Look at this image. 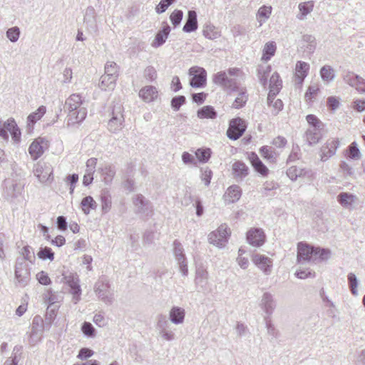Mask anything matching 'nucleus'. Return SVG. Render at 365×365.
<instances>
[{"mask_svg":"<svg viewBox=\"0 0 365 365\" xmlns=\"http://www.w3.org/2000/svg\"><path fill=\"white\" fill-rule=\"evenodd\" d=\"M282 88V81L279 79V74L275 72L274 73L269 80V89H277L280 91Z\"/></svg>","mask_w":365,"mask_h":365,"instance_id":"obj_51","label":"nucleus"},{"mask_svg":"<svg viewBox=\"0 0 365 365\" xmlns=\"http://www.w3.org/2000/svg\"><path fill=\"white\" fill-rule=\"evenodd\" d=\"M170 31V26L168 24H165L162 29L158 31L155 36V43H153L152 46H155V44H157V46H161L165 42Z\"/></svg>","mask_w":365,"mask_h":365,"instance_id":"obj_33","label":"nucleus"},{"mask_svg":"<svg viewBox=\"0 0 365 365\" xmlns=\"http://www.w3.org/2000/svg\"><path fill=\"white\" fill-rule=\"evenodd\" d=\"M43 330L41 329H31L30 331L27 333L29 339L28 342L31 346L36 345L42 337Z\"/></svg>","mask_w":365,"mask_h":365,"instance_id":"obj_38","label":"nucleus"},{"mask_svg":"<svg viewBox=\"0 0 365 365\" xmlns=\"http://www.w3.org/2000/svg\"><path fill=\"white\" fill-rule=\"evenodd\" d=\"M339 146V139L329 140L327 143L321 148V160L326 161L330 157L333 156Z\"/></svg>","mask_w":365,"mask_h":365,"instance_id":"obj_20","label":"nucleus"},{"mask_svg":"<svg viewBox=\"0 0 365 365\" xmlns=\"http://www.w3.org/2000/svg\"><path fill=\"white\" fill-rule=\"evenodd\" d=\"M264 320L267 334L272 337L270 341H272L274 339H277L279 335V331L275 328L274 325L272 324L270 317H264Z\"/></svg>","mask_w":365,"mask_h":365,"instance_id":"obj_43","label":"nucleus"},{"mask_svg":"<svg viewBox=\"0 0 365 365\" xmlns=\"http://www.w3.org/2000/svg\"><path fill=\"white\" fill-rule=\"evenodd\" d=\"M195 155L198 160L202 163H206L210 158L211 150L210 148H200L195 152Z\"/></svg>","mask_w":365,"mask_h":365,"instance_id":"obj_47","label":"nucleus"},{"mask_svg":"<svg viewBox=\"0 0 365 365\" xmlns=\"http://www.w3.org/2000/svg\"><path fill=\"white\" fill-rule=\"evenodd\" d=\"M33 173L41 183L47 182L53 174V168L49 163L39 161L34 165Z\"/></svg>","mask_w":365,"mask_h":365,"instance_id":"obj_10","label":"nucleus"},{"mask_svg":"<svg viewBox=\"0 0 365 365\" xmlns=\"http://www.w3.org/2000/svg\"><path fill=\"white\" fill-rule=\"evenodd\" d=\"M123 113V107L120 103H116L113 106L112 116L108 123V128L110 132L115 133L123 128L125 121Z\"/></svg>","mask_w":365,"mask_h":365,"instance_id":"obj_4","label":"nucleus"},{"mask_svg":"<svg viewBox=\"0 0 365 365\" xmlns=\"http://www.w3.org/2000/svg\"><path fill=\"white\" fill-rule=\"evenodd\" d=\"M314 7L312 1L303 2L299 4V9L302 16H306L309 14Z\"/></svg>","mask_w":365,"mask_h":365,"instance_id":"obj_56","label":"nucleus"},{"mask_svg":"<svg viewBox=\"0 0 365 365\" xmlns=\"http://www.w3.org/2000/svg\"><path fill=\"white\" fill-rule=\"evenodd\" d=\"M37 255L43 260L49 259L50 261H53L54 259V252L52 251L51 248L48 247H41L37 253Z\"/></svg>","mask_w":365,"mask_h":365,"instance_id":"obj_44","label":"nucleus"},{"mask_svg":"<svg viewBox=\"0 0 365 365\" xmlns=\"http://www.w3.org/2000/svg\"><path fill=\"white\" fill-rule=\"evenodd\" d=\"M197 115L200 119H215L217 117V112L211 106H205L197 112Z\"/></svg>","mask_w":365,"mask_h":365,"instance_id":"obj_34","label":"nucleus"},{"mask_svg":"<svg viewBox=\"0 0 365 365\" xmlns=\"http://www.w3.org/2000/svg\"><path fill=\"white\" fill-rule=\"evenodd\" d=\"M44 302L47 305L58 306L57 304L59 303L63 297L61 294L56 292H53L51 289H48L43 295Z\"/></svg>","mask_w":365,"mask_h":365,"instance_id":"obj_29","label":"nucleus"},{"mask_svg":"<svg viewBox=\"0 0 365 365\" xmlns=\"http://www.w3.org/2000/svg\"><path fill=\"white\" fill-rule=\"evenodd\" d=\"M94 292L98 297L106 304H111L113 292L110 284L106 277H100L94 284Z\"/></svg>","mask_w":365,"mask_h":365,"instance_id":"obj_3","label":"nucleus"},{"mask_svg":"<svg viewBox=\"0 0 365 365\" xmlns=\"http://www.w3.org/2000/svg\"><path fill=\"white\" fill-rule=\"evenodd\" d=\"M20 36V29L18 26H14L9 29L6 31L7 38L12 42L17 41Z\"/></svg>","mask_w":365,"mask_h":365,"instance_id":"obj_50","label":"nucleus"},{"mask_svg":"<svg viewBox=\"0 0 365 365\" xmlns=\"http://www.w3.org/2000/svg\"><path fill=\"white\" fill-rule=\"evenodd\" d=\"M349 157L351 159H359L360 158V151L356 142H353L349 146Z\"/></svg>","mask_w":365,"mask_h":365,"instance_id":"obj_55","label":"nucleus"},{"mask_svg":"<svg viewBox=\"0 0 365 365\" xmlns=\"http://www.w3.org/2000/svg\"><path fill=\"white\" fill-rule=\"evenodd\" d=\"M246 130L245 121L240 118H233L230 120L227 135L231 140L239 139Z\"/></svg>","mask_w":365,"mask_h":365,"instance_id":"obj_9","label":"nucleus"},{"mask_svg":"<svg viewBox=\"0 0 365 365\" xmlns=\"http://www.w3.org/2000/svg\"><path fill=\"white\" fill-rule=\"evenodd\" d=\"M202 32L205 37L209 39H215L220 36L217 29L212 24H206Z\"/></svg>","mask_w":365,"mask_h":365,"instance_id":"obj_40","label":"nucleus"},{"mask_svg":"<svg viewBox=\"0 0 365 365\" xmlns=\"http://www.w3.org/2000/svg\"><path fill=\"white\" fill-rule=\"evenodd\" d=\"M183 17V12L181 10H175L170 16V21L174 26H178Z\"/></svg>","mask_w":365,"mask_h":365,"instance_id":"obj_54","label":"nucleus"},{"mask_svg":"<svg viewBox=\"0 0 365 365\" xmlns=\"http://www.w3.org/2000/svg\"><path fill=\"white\" fill-rule=\"evenodd\" d=\"M319 87L317 85L309 86L304 96L306 101H312L317 95Z\"/></svg>","mask_w":365,"mask_h":365,"instance_id":"obj_62","label":"nucleus"},{"mask_svg":"<svg viewBox=\"0 0 365 365\" xmlns=\"http://www.w3.org/2000/svg\"><path fill=\"white\" fill-rule=\"evenodd\" d=\"M66 282L69 286L70 292L73 295V302L77 304L81 300V289L79 284L80 280L76 274H71L65 277Z\"/></svg>","mask_w":365,"mask_h":365,"instance_id":"obj_14","label":"nucleus"},{"mask_svg":"<svg viewBox=\"0 0 365 365\" xmlns=\"http://www.w3.org/2000/svg\"><path fill=\"white\" fill-rule=\"evenodd\" d=\"M323 129H317V128L310 127L306 131V139L309 145H315L322 138Z\"/></svg>","mask_w":365,"mask_h":365,"instance_id":"obj_28","label":"nucleus"},{"mask_svg":"<svg viewBox=\"0 0 365 365\" xmlns=\"http://www.w3.org/2000/svg\"><path fill=\"white\" fill-rule=\"evenodd\" d=\"M208 275L207 271L203 267L197 268L195 283L199 292H202L203 293L210 292Z\"/></svg>","mask_w":365,"mask_h":365,"instance_id":"obj_13","label":"nucleus"},{"mask_svg":"<svg viewBox=\"0 0 365 365\" xmlns=\"http://www.w3.org/2000/svg\"><path fill=\"white\" fill-rule=\"evenodd\" d=\"M287 175L292 181L296 180L298 178H307L310 180L313 176V172L310 169L292 166L287 170Z\"/></svg>","mask_w":365,"mask_h":365,"instance_id":"obj_21","label":"nucleus"},{"mask_svg":"<svg viewBox=\"0 0 365 365\" xmlns=\"http://www.w3.org/2000/svg\"><path fill=\"white\" fill-rule=\"evenodd\" d=\"M4 195L8 199H14L21 195L24 190V185L13 180H7L4 182Z\"/></svg>","mask_w":365,"mask_h":365,"instance_id":"obj_16","label":"nucleus"},{"mask_svg":"<svg viewBox=\"0 0 365 365\" xmlns=\"http://www.w3.org/2000/svg\"><path fill=\"white\" fill-rule=\"evenodd\" d=\"M356 199V195L349 192H341L337 196L339 203L346 209L351 208Z\"/></svg>","mask_w":365,"mask_h":365,"instance_id":"obj_31","label":"nucleus"},{"mask_svg":"<svg viewBox=\"0 0 365 365\" xmlns=\"http://www.w3.org/2000/svg\"><path fill=\"white\" fill-rule=\"evenodd\" d=\"M48 148V140L41 137L36 138L29 148V153L34 160L39 158Z\"/></svg>","mask_w":365,"mask_h":365,"instance_id":"obj_11","label":"nucleus"},{"mask_svg":"<svg viewBox=\"0 0 365 365\" xmlns=\"http://www.w3.org/2000/svg\"><path fill=\"white\" fill-rule=\"evenodd\" d=\"M133 204L137 213L148 216L153 212V206L151 202L140 194L135 195L133 199Z\"/></svg>","mask_w":365,"mask_h":365,"instance_id":"obj_15","label":"nucleus"},{"mask_svg":"<svg viewBox=\"0 0 365 365\" xmlns=\"http://www.w3.org/2000/svg\"><path fill=\"white\" fill-rule=\"evenodd\" d=\"M101 173L103 176V180L105 183L109 184L111 182L115 174V170L114 167L111 165H106L103 168L101 169Z\"/></svg>","mask_w":365,"mask_h":365,"instance_id":"obj_41","label":"nucleus"},{"mask_svg":"<svg viewBox=\"0 0 365 365\" xmlns=\"http://www.w3.org/2000/svg\"><path fill=\"white\" fill-rule=\"evenodd\" d=\"M259 307L267 315L265 317L269 318L276 308V302L274 296L270 292H264L262 296Z\"/></svg>","mask_w":365,"mask_h":365,"instance_id":"obj_18","label":"nucleus"},{"mask_svg":"<svg viewBox=\"0 0 365 365\" xmlns=\"http://www.w3.org/2000/svg\"><path fill=\"white\" fill-rule=\"evenodd\" d=\"M247 240L251 245L259 247L264 243V232L261 228L250 229L247 233Z\"/></svg>","mask_w":365,"mask_h":365,"instance_id":"obj_19","label":"nucleus"},{"mask_svg":"<svg viewBox=\"0 0 365 365\" xmlns=\"http://www.w3.org/2000/svg\"><path fill=\"white\" fill-rule=\"evenodd\" d=\"M83 333L88 337H94L96 336V329L90 322H85L81 327Z\"/></svg>","mask_w":365,"mask_h":365,"instance_id":"obj_53","label":"nucleus"},{"mask_svg":"<svg viewBox=\"0 0 365 365\" xmlns=\"http://www.w3.org/2000/svg\"><path fill=\"white\" fill-rule=\"evenodd\" d=\"M104 75L117 77L118 74V66L115 62L108 61L105 66V73Z\"/></svg>","mask_w":365,"mask_h":365,"instance_id":"obj_48","label":"nucleus"},{"mask_svg":"<svg viewBox=\"0 0 365 365\" xmlns=\"http://www.w3.org/2000/svg\"><path fill=\"white\" fill-rule=\"evenodd\" d=\"M320 75L324 81H332L334 77V71L333 68L328 65L324 66L320 70Z\"/></svg>","mask_w":365,"mask_h":365,"instance_id":"obj_42","label":"nucleus"},{"mask_svg":"<svg viewBox=\"0 0 365 365\" xmlns=\"http://www.w3.org/2000/svg\"><path fill=\"white\" fill-rule=\"evenodd\" d=\"M359 76L354 73L349 72L344 76V79L349 86L355 87L359 81Z\"/></svg>","mask_w":365,"mask_h":365,"instance_id":"obj_60","label":"nucleus"},{"mask_svg":"<svg viewBox=\"0 0 365 365\" xmlns=\"http://www.w3.org/2000/svg\"><path fill=\"white\" fill-rule=\"evenodd\" d=\"M230 229L225 225H220L217 230L210 233L208 240L210 244L218 247H223L227 242Z\"/></svg>","mask_w":365,"mask_h":365,"instance_id":"obj_6","label":"nucleus"},{"mask_svg":"<svg viewBox=\"0 0 365 365\" xmlns=\"http://www.w3.org/2000/svg\"><path fill=\"white\" fill-rule=\"evenodd\" d=\"M201 179L205 182V185L208 186L210 183L212 172L208 168L201 169Z\"/></svg>","mask_w":365,"mask_h":365,"instance_id":"obj_63","label":"nucleus"},{"mask_svg":"<svg viewBox=\"0 0 365 365\" xmlns=\"http://www.w3.org/2000/svg\"><path fill=\"white\" fill-rule=\"evenodd\" d=\"M83 101L79 94L71 95L65 102L64 110L68 113L66 118L67 127L73 126L83 122L87 115V110L82 106Z\"/></svg>","mask_w":365,"mask_h":365,"instance_id":"obj_1","label":"nucleus"},{"mask_svg":"<svg viewBox=\"0 0 365 365\" xmlns=\"http://www.w3.org/2000/svg\"><path fill=\"white\" fill-rule=\"evenodd\" d=\"M101 207L103 213H107L111 208V196L108 191L103 190L101 194Z\"/></svg>","mask_w":365,"mask_h":365,"instance_id":"obj_36","label":"nucleus"},{"mask_svg":"<svg viewBox=\"0 0 365 365\" xmlns=\"http://www.w3.org/2000/svg\"><path fill=\"white\" fill-rule=\"evenodd\" d=\"M260 153L263 158L270 161H274L276 158V153L272 147L262 146L260 148Z\"/></svg>","mask_w":365,"mask_h":365,"instance_id":"obj_49","label":"nucleus"},{"mask_svg":"<svg viewBox=\"0 0 365 365\" xmlns=\"http://www.w3.org/2000/svg\"><path fill=\"white\" fill-rule=\"evenodd\" d=\"M307 121L312 128H317V129H324V123L314 115L309 114L306 117Z\"/></svg>","mask_w":365,"mask_h":365,"instance_id":"obj_45","label":"nucleus"},{"mask_svg":"<svg viewBox=\"0 0 365 365\" xmlns=\"http://www.w3.org/2000/svg\"><path fill=\"white\" fill-rule=\"evenodd\" d=\"M271 67L270 66H267L265 68L263 66H260L258 69V75L260 83L265 86L267 83V79L268 77V74L270 72Z\"/></svg>","mask_w":365,"mask_h":365,"instance_id":"obj_52","label":"nucleus"},{"mask_svg":"<svg viewBox=\"0 0 365 365\" xmlns=\"http://www.w3.org/2000/svg\"><path fill=\"white\" fill-rule=\"evenodd\" d=\"M159 335L166 341H173L175 339V333L169 328L163 329L158 331Z\"/></svg>","mask_w":365,"mask_h":365,"instance_id":"obj_61","label":"nucleus"},{"mask_svg":"<svg viewBox=\"0 0 365 365\" xmlns=\"http://www.w3.org/2000/svg\"><path fill=\"white\" fill-rule=\"evenodd\" d=\"M241 73L240 68H230L227 71L215 73L212 77V81L225 91H235L238 90V83L235 77H238Z\"/></svg>","mask_w":365,"mask_h":365,"instance_id":"obj_2","label":"nucleus"},{"mask_svg":"<svg viewBox=\"0 0 365 365\" xmlns=\"http://www.w3.org/2000/svg\"><path fill=\"white\" fill-rule=\"evenodd\" d=\"M170 327V324L165 315L160 314L157 317L156 328L159 331Z\"/></svg>","mask_w":365,"mask_h":365,"instance_id":"obj_58","label":"nucleus"},{"mask_svg":"<svg viewBox=\"0 0 365 365\" xmlns=\"http://www.w3.org/2000/svg\"><path fill=\"white\" fill-rule=\"evenodd\" d=\"M317 259L316 248L304 242H299L297 245V261L300 264L306 262H315Z\"/></svg>","mask_w":365,"mask_h":365,"instance_id":"obj_5","label":"nucleus"},{"mask_svg":"<svg viewBox=\"0 0 365 365\" xmlns=\"http://www.w3.org/2000/svg\"><path fill=\"white\" fill-rule=\"evenodd\" d=\"M189 74L192 76L190 85L192 88H204L206 86L207 72L203 68L191 67L189 69Z\"/></svg>","mask_w":365,"mask_h":365,"instance_id":"obj_8","label":"nucleus"},{"mask_svg":"<svg viewBox=\"0 0 365 365\" xmlns=\"http://www.w3.org/2000/svg\"><path fill=\"white\" fill-rule=\"evenodd\" d=\"M241 197V189L240 186L234 185L229 187L225 192L226 200L229 203L237 201Z\"/></svg>","mask_w":365,"mask_h":365,"instance_id":"obj_32","label":"nucleus"},{"mask_svg":"<svg viewBox=\"0 0 365 365\" xmlns=\"http://www.w3.org/2000/svg\"><path fill=\"white\" fill-rule=\"evenodd\" d=\"M276 47H264L262 56V60L269 61L275 53Z\"/></svg>","mask_w":365,"mask_h":365,"instance_id":"obj_64","label":"nucleus"},{"mask_svg":"<svg viewBox=\"0 0 365 365\" xmlns=\"http://www.w3.org/2000/svg\"><path fill=\"white\" fill-rule=\"evenodd\" d=\"M232 173L235 178L243 179L249 174V168L242 161H236L232 165Z\"/></svg>","mask_w":365,"mask_h":365,"instance_id":"obj_27","label":"nucleus"},{"mask_svg":"<svg viewBox=\"0 0 365 365\" xmlns=\"http://www.w3.org/2000/svg\"><path fill=\"white\" fill-rule=\"evenodd\" d=\"M252 262L264 274L269 275L271 274L273 264L271 258L263 255L255 254L252 256Z\"/></svg>","mask_w":365,"mask_h":365,"instance_id":"obj_17","label":"nucleus"},{"mask_svg":"<svg viewBox=\"0 0 365 365\" xmlns=\"http://www.w3.org/2000/svg\"><path fill=\"white\" fill-rule=\"evenodd\" d=\"M185 103V97L184 96H178L172 99L171 106L175 110H178Z\"/></svg>","mask_w":365,"mask_h":365,"instance_id":"obj_59","label":"nucleus"},{"mask_svg":"<svg viewBox=\"0 0 365 365\" xmlns=\"http://www.w3.org/2000/svg\"><path fill=\"white\" fill-rule=\"evenodd\" d=\"M117 78V77L103 74L100 78L99 87L104 91H113L115 87Z\"/></svg>","mask_w":365,"mask_h":365,"instance_id":"obj_30","label":"nucleus"},{"mask_svg":"<svg viewBox=\"0 0 365 365\" xmlns=\"http://www.w3.org/2000/svg\"><path fill=\"white\" fill-rule=\"evenodd\" d=\"M309 70V63L304 61H298L297 63L295 68V77L297 84L300 86L302 85L304 78L308 75Z\"/></svg>","mask_w":365,"mask_h":365,"instance_id":"obj_22","label":"nucleus"},{"mask_svg":"<svg viewBox=\"0 0 365 365\" xmlns=\"http://www.w3.org/2000/svg\"><path fill=\"white\" fill-rule=\"evenodd\" d=\"M173 252L175 257L179 265V269L183 276H187L188 274L187 264L186 257L184 254V249L181 243L175 240L173 242Z\"/></svg>","mask_w":365,"mask_h":365,"instance_id":"obj_12","label":"nucleus"},{"mask_svg":"<svg viewBox=\"0 0 365 365\" xmlns=\"http://www.w3.org/2000/svg\"><path fill=\"white\" fill-rule=\"evenodd\" d=\"M185 309L180 307H173L169 313L170 322L175 324H182L185 319Z\"/></svg>","mask_w":365,"mask_h":365,"instance_id":"obj_26","label":"nucleus"},{"mask_svg":"<svg viewBox=\"0 0 365 365\" xmlns=\"http://www.w3.org/2000/svg\"><path fill=\"white\" fill-rule=\"evenodd\" d=\"M139 96L145 102H151L157 98L158 91L153 86H146L140 90Z\"/></svg>","mask_w":365,"mask_h":365,"instance_id":"obj_25","label":"nucleus"},{"mask_svg":"<svg viewBox=\"0 0 365 365\" xmlns=\"http://www.w3.org/2000/svg\"><path fill=\"white\" fill-rule=\"evenodd\" d=\"M197 29V13L194 10H189L186 22L183 26V31L191 33Z\"/></svg>","mask_w":365,"mask_h":365,"instance_id":"obj_23","label":"nucleus"},{"mask_svg":"<svg viewBox=\"0 0 365 365\" xmlns=\"http://www.w3.org/2000/svg\"><path fill=\"white\" fill-rule=\"evenodd\" d=\"M15 277L21 287H25L30 279V270L24 259H17L15 267Z\"/></svg>","mask_w":365,"mask_h":365,"instance_id":"obj_7","label":"nucleus"},{"mask_svg":"<svg viewBox=\"0 0 365 365\" xmlns=\"http://www.w3.org/2000/svg\"><path fill=\"white\" fill-rule=\"evenodd\" d=\"M249 159L254 169L262 175H267L269 170L255 153L249 155Z\"/></svg>","mask_w":365,"mask_h":365,"instance_id":"obj_24","label":"nucleus"},{"mask_svg":"<svg viewBox=\"0 0 365 365\" xmlns=\"http://www.w3.org/2000/svg\"><path fill=\"white\" fill-rule=\"evenodd\" d=\"M46 108L44 106L38 107L36 111L31 113L28 118V125H34L37 120H40L41 117L45 114Z\"/></svg>","mask_w":365,"mask_h":365,"instance_id":"obj_39","label":"nucleus"},{"mask_svg":"<svg viewBox=\"0 0 365 365\" xmlns=\"http://www.w3.org/2000/svg\"><path fill=\"white\" fill-rule=\"evenodd\" d=\"M348 283L351 294L354 296H357L358 291L356 288L358 287V279L354 273H349L348 274Z\"/></svg>","mask_w":365,"mask_h":365,"instance_id":"obj_46","label":"nucleus"},{"mask_svg":"<svg viewBox=\"0 0 365 365\" xmlns=\"http://www.w3.org/2000/svg\"><path fill=\"white\" fill-rule=\"evenodd\" d=\"M81 206L83 212L88 215L90 210L96 209L97 204L91 196H86L81 200Z\"/></svg>","mask_w":365,"mask_h":365,"instance_id":"obj_37","label":"nucleus"},{"mask_svg":"<svg viewBox=\"0 0 365 365\" xmlns=\"http://www.w3.org/2000/svg\"><path fill=\"white\" fill-rule=\"evenodd\" d=\"M238 91L237 97L235 98L232 103V108H241L245 106L246 104L247 100H248V95L247 94V91L245 88H239L237 91Z\"/></svg>","mask_w":365,"mask_h":365,"instance_id":"obj_35","label":"nucleus"},{"mask_svg":"<svg viewBox=\"0 0 365 365\" xmlns=\"http://www.w3.org/2000/svg\"><path fill=\"white\" fill-rule=\"evenodd\" d=\"M21 255H23V258L24 262L30 261L32 262V259L34 258V253L33 249L29 246H24L21 250Z\"/></svg>","mask_w":365,"mask_h":365,"instance_id":"obj_57","label":"nucleus"}]
</instances>
